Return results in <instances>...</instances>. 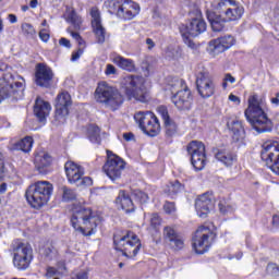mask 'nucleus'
Listing matches in <instances>:
<instances>
[{
    "label": "nucleus",
    "instance_id": "obj_1",
    "mask_svg": "<svg viewBox=\"0 0 279 279\" xmlns=\"http://www.w3.org/2000/svg\"><path fill=\"white\" fill-rule=\"evenodd\" d=\"M265 110H267V102L264 96L255 94L248 97V106L244 111V117L258 134L274 130V123Z\"/></svg>",
    "mask_w": 279,
    "mask_h": 279
},
{
    "label": "nucleus",
    "instance_id": "obj_2",
    "mask_svg": "<svg viewBox=\"0 0 279 279\" xmlns=\"http://www.w3.org/2000/svg\"><path fill=\"white\" fill-rule=\"evenodd\" d=\"M99 221V217L94 216L90 208H86L82 205H76L72 208V228L85 236L95 234V230H97Z\"/></svg>",
    "mask_w": 279,
    "mask_h": 279
},
{
    "label": "nucleus",
    "instance_id": "obj_3",
    "mask_svg": "<svg viewBox=\"0 0 279 279\" xmlns=\"http://www.w3.org/2000/svg\"><path fill=\"white\" fill-rule=\"evenodd\" d=\"M8 69L10 68L7 64L0 63V104L3 99L10 97L19 99V97H22L23 90H25V80L19 76L17 80L20 81H15L14 75Z\"/></svg>",
    "mask_w": 279,
    "mask_h": 279
},
{
    "label": "nucleus",
    "instance_id": "obj_4",
    "mask_svg": "<svg viewBox=\"0 0 279 279\" xmlns=\"http://www.w3.org/2000/svg\"><path fill=\"white\" fill-rule=\"evenodd\" d=\"M53 184L49 181H37L28 186L25 196L32 208H43L51 199Z\"/></svg>",
    "mask_w": 279,
    "mask_h": 279
},
{
    "label": "nucleus",
    "instance_id": "obj_5",
    "mask_svg": "<svg viewBox=\"0 0 279 279\" xmlns=\"http://www.w3.org/2000/svg\"><path fill=\"white\" fill-rule=\"evenodd\" d=\"M122 88L126 98L132 101L147 102V87H145V78L140 75H126L122 81Z\"/></svg>",
    "mask_w": 279,
    "mask_h": 279
},
{
    "label": "nucleus",
    "instance_id": "obj_6",
    "mask_svg": "<svg viewBox=\"0 0 279 279\" xmlns=\"http://www.w3.org/2000/svg\"><path fill=\"white\" fill-rule=\"evenodd\" d=\"M95 99L98 104H104L106 108H110V110H117L123 104V95L106 82L98 84L95 90Z\"/></svg>",
    "mask_w": 279,
    "mask_h": 279
},
{
    "label": "nucleus",
    "instance_id": "obj_7",
    "mask_svg": "<svg viewBox=\"0 0 279 279\" xmlns=\"http://www.w3.org/2000/svg\"><path fill=\"white\" fill-rule=\"evenodd\" d=\"M114 250L122 252L123 256L126 258H134L141 252V240L132 231H128L124 235L113 236Z\"/></svg>",
    "mask_w": 279,
    "mask_h": 279
},
{
    "label": "nucleus",
    "instance_id": "obj_8",
    "mask_svg": "<svg viewBox=\"0 0 279 279\" xmlns=\"http://www.w3.org/2000/svg\"><path fill=\"white\" fill-rule=\"evenodd\" d=\"M169 90L172 95L171 101L179 110H186L191 104V90L182 78H174L169 84Z\"/></svg>",
    "mask_w": 279,
    "mask_h": 279
},
{
    "label": "nucleus",
    "instance_id": "obj_9",
    "mask_svg": "<svg viewBox=\"0 0 279 279\" xmlns=\"http://www.w3.org/2000/svg\"><path fill=\"white\" fill-rule=\"evenodd\" d=\"M215 241V228L213 226H201L193 236V247L196 254H206Z\"/></svg>",
    "mask_w": 279,
    "mask_h": 279
},
{
    "label": "nucleus",
    "instance_id": "obj_10",
    "mask_svg": "<svg viewBox=\"0 0 279 279\" xmlns=\"http://www.w3.org/2000/svg\"><path fill=\"white\" fill-rule=\"evenodd\" d=\"M32 260H34V250L32 245L20 242L13 247V267H15V269L26 271V269H29Z\"/></svg>",
    "mask_w": 279,
    "mask_h": 279
},
{
    "label": "nucleus",
    "instance_id": "obj_11",
    "mask_svg": "<svg viewBox=\"0 0 279 279\" xmlns=\"http://www.w3.org/2000/svg\"><path fill=\"white\" fill-rule=\"evenodd\" d=\"M262 160L269 167L272 173L279 175V142L268 141L263 144Z\"/></svg>",
    "mask_w": 279,
    "mask_h": 279
},
{
    "label": "nucleus",
    "instance_id": "obj_12",
    "mask_svg": "<svg viewBox=\"0 0 279 279\" xmlns=\"http://www.w3.org/2000/svg\"><path fill=\"white\" fill-rule=\"evenodd\" d=\"M68 182L76 186H93V179L84 177V168L73 161L65 162L64 166Z\"/></svg>",
    "mask_w": 279,
    "mask_h": 279
},
{
    "label": "nucleus",
    "instance_id": "obj_13",
    "mask_svg": "<svg viewBox=\"0 0 279 279\" xmlns=\"http://www.w3.org/2000/svg\"><path fill=\"white\" fill-rule=\"evenodd\" d=\"M123 169H125V161L112 151L107 150V161L104 165L106 175L112 181L119 180L123 173Z\"/></svg>",
    "mask_w": 279,
    "mask_h": 279
},
{
    "label": "nucleus",
    "instance_id": "obj_14",
    "mask_svg": "<svg viewBox=\"0 0 279 279\" xmlns=\"http://www.w3.org/2000/svg\"><path fill=\"white\" fill-rule=\"evenodd\" d=\"M196 88L203 99H208L215 95V80L208 71L203 70L196 74Z\"/></svg>",
    "mask_w": 279,
    "mask_h": 279
},
{
    "label": "nucleus",
    "instance_id": "obj_15",
    "mask_svg": "<svg viewBox=\"0 0 279 279\" xmlns=\"http://www.w3.org/2000/svg\"><path fill=\"white\" fill-rule=\"evenodd\" d=\"M204 32H206V22L199 17L193 19L189 25L180 26V33L185 45H191V38H195Z\"/></svg>",
    "mask_w": 279,
    "mask_h": 279
},
{
    "label": "nucleus",
    "instance_id": "obj_16",
    "mask_svg": "<svg viewBox=\"0 0 279 279\" xmlns=\"http://www.w3.org/2000/svg\"><path fill=\"white\" fill-rule=\"evenodd\" d=\"M236 44V39L232 35H225L222 37H218L213 39L208 44V52L210 56H219V53H223V51H228L231 47H234Z\"/></svg>",
    "mask_w": 279,
    "mask_h": 279
},
{
    "label": "nucleus",
    "instance_id": "obj_17",
    "mask_svg": "<svg viewBox=\"0 0 279 279\" xmlns=\"http://www.w3.org/2000/svg\"><path fill=\"white\" fill-rule=\"evenodd\" d=\"M69 106H71V95L66 92L59 94L56 99V121L59 123L66 121V117H69Z\"/></svg>",
    "mask_w": 279,
    "mask_h": 279
},
{
    "label": "nucleus",
    "instance_id": "obj_18",
    "mask_svg": "<svg viewBox=\"0 0 279 279\" xmlns=\"http://www.w3.org/2000/svg\"><path fill=\"white\" fill-rule=\"evenodd\" d=\"M53 82V70L45 63H38L35 71V83L43 88H49Z\"/></svg>",
    "mask_w": 279,
    "mask_h": 279
},
{
    "label": "nucleus",
    "instance_id": "obj_19",
    "mask_svg": "<svg viewBox=\"0 0 279 279\" xmlns=\"http://www.w3.org/2000/svg\"><path fill=\"white\" fill-rule=\"evenodd\" d=\"M214 208L215 202L213 201V195L208 193L198 196V199L195 202V209L201 219H206L208 217V213Z\"/></svg>",
    "mask_w": 279,
    "mask_h": 279
},
{
    "label": "nucleus",
    "instance_id": "obj_20",
    "mask_svg": "<svg viewBox=\"0 0 279 279\" xmlns=\"http://www.w3.org/2000/svg\"><path fill=\"white\" fill-rule=\"evenodd\" d=\"M92 27L98 43H106V28L101 24V15L98 8H93L90 11Z\"/></svg>",
    "mask_w": 279,
    "mask_h": 279
},
{
    "label": "nucleus",
    "instance_id": "obj_21",
    "mask_svg": "<svg viewBox=\"0 0 279 279\" xmlns=\"http://www.w3.org/2000/svg\"><path fill=\"white\" fill-rule=\"evenodd\" d=\"M141 12V7L138 3H135L130 0H124L122 2V7L118 14L119 19H123L124 21H132L134 16H136Z\"/></svg>",
    "mask_w": 279,
    "mask_h": 279
},
{
    "label": "nucleus",
    "instance_id": "obj_22",
    "mask_svg": "<svg viewBox=\"0 0 279 279\" xmlns=\"http://www.w3.org/2000/svg\"><path fill=\"white\" fill-rule=\"evenodd\" d=\"M157 110L163 121L166 136H175V134H178V124H175L174 121L169 117L167 107L161 106L158 107Z\"/></svg>",
    "mask_w": 279,
    "mask_h": 279
},
{
    "label": "nucleus",
    "instance_id": "obj_23",
    "mask_svg": "<svg viewBox=\"0 0 279 279\" xmlns=\"http://www.w3.org/2000/svg\"><path fill=\"white\" fill-rule=\"evenodd\" d=\"M245 14V9L241 3L233 0L232 4L225 11L223 17L226 19L227 23H232L234 21H241Z\"/></svg>",
    "mask_w": 279,
    "mask_h": 279
},
{
    "label": "nucleus",
    "instance_id": "obj_24",
    "mask_svg": "<svg viewBox=\"0 0 279 279\" xmlns=\"http://www.w3.org/2000/svg\"><path fill=\"white\" fill-rule=\"evenodd\" d=\"M49 112H51V104H49V101H45L40 97H37L34 106V114L37 119L43 123L47 120Z\"/></svg>",
    "mask_w": 279,
    "mask_h": 279
},
{
    "label": "nucleus",
    "instance_id": "obj_25",
    "mask_svg": "<svg viewBox=\"0 0 279 279\" xmlns=\"http://www.w3.org/2000/svg\"><path fill=\"white\" fill-rule=\"evenodd\" d=\"M227 128L232 132V140L235 143H243V141H245V129H243L241 121L230 120L227 122Z\"/></svg>",
    "mask_w": 279,
    "mask_h": 279
},
{
    "label": "nucleus",
    "instance_id": "obj_26",
    "mask_svg": "<svg viewBox=\"0 0 279 279\" xmlns=\"http://www.w3.org/2000/svg\"><path fill=\"white\" fill-rule=\"evenodd\" d=\"M116 204L126 213H134V210H136V207L134 206V202L132 201L130 193H128L125 190H121L119 192L116 198Z\"/></svg>",
    "mask_w": 279,
    "mask_h": 279
},
{
    "label": "nucleus",
    "instance_id": "obj_27",
    "mask_svg": "<svg viewBox=\"0 0 279 279\" xmlns=\"http://www.w3.org/2000/svg\"><path fill=\"white\" fill-rule=\"evenodd\" d=\"M207 19L210 23L213 32H223L226 29V24L228 21L226 17L217 14L215 11H207Z\"/></svg>",
    "mask_w": 279,
    "mask_h": 279
},
{
    "label": "nucleus",
    "instance_id": "obj_28",
    "mask_svg": "<svg viewBox=\"0 0 279 279\" xmlns=\"http://www.w3.org/2000/svg\"><path fill=\"white\" fill-rule=\"evenodd\" d=\"M215 158L216 160L225 165V167H232V165H234V162L236 161V155L226 148L218 149L215 153Z\"/></svg>",
    "mask_w": 279,
    "mask_h": 279
},
{
    "label": "nucleus",
    "instance_id": "obj_29",
    "mask_svg": "<svg viewBox=\"0 0 279 279\" xmlns=\"http://www.w3.org/2000/svg\"><path fill=\"white\" fill-rule=\"evenodd\" d=\"M51 165V157L46 151H39L35 156V167L41 174L47 173V168Z\"/></svg>",
    "mask_w": 279,
    "mask_h": 279
},
{
    "label": "nucleus",
    "instance_id": "obj_30",
    "mask_svg": "<svg viewBox=\"0 0 279 279\" xmlns=\"http://www.w3.org/2000/svg\"><path fill=\"white\" fill-rule=\"evenodd\" d=\"M112 62L123 71H128L129 73H136V63H134V60L132 59H126L122 56H116Z\"/></svg>",
    "mask_w": 279,
    "mask_h": 279
},
{
    "label": "nucleus",
    "instance_id": "obj_31",
    "mask_svg": "<svg viewBox=\"0 0 279 279\" xmlns=\"http://www.w3.org/2000/svg\"><path fill=\"white\" fill-rule=\"evenodd\" d=\"M154 117V112L151 111H140L134 116V120L138 123L141 130L145 132L147 124L151 123L150 119Z\"/></svg>",
    "mask_w": 279,
    "mask_h": 279
},
{
    "label": "nucleus",
    "instance_id": "obj_32",
    "mask_svg": "<svg viewBox=\"0 0 279 279\" xmlns=\"http://www.w3.org/2000/svg\"><path fill=\"white\" fill-rule=\"evenodd\" d=\"M144 134H147L148 136H158V134H160V121H158L156 114H153L150 123L146 124Z\"/></svg>",
    "mask_w": 279,
    "mask_h": 279
},
{
    "label": "nucleus",
    "instance_id": "obj_33",
    "mask_svg": "<svg viewBox=\"0 0 279 279\" xmlns=\"http://www.w3.org/2000/svg\"><path fill=\"white\" fill-rule=\"evenodd\" d=\"M187 153L191 156H199L202 154H206V146H204V143L202 142L192 141L187 145Z\"/></svg>",
    "mask_w": 279,
    "mask_h": 279
},
{
    "label": "nucleus",
    "instance_id": "obj_34",
    "mask_svg": "<svg viewBox=\"0 0 279 279\" xmlns=\"http://www.w3.org/2000/svg\"><path fill=\"white\" fill-rule=\"evenodd\" d=\"M65 16H66L68 23H71L73 29H80V27L82 25V17L80 15H77L75 10L68 9Z\"/></svg>",
    "mask_w": 279,
    "mask_h": 279
},
{
    "label": "nucleus",
    "instance_id": "obj_35",
    "mask_svg": "<svg viewBox=\"0 0 279 279\" xmlns=\"http://www.w3.org/2000/svg\"><path fill=\"white\" fill-rule=\"evenodd\" d=\"M123 1L124 0H107L105 1V8L108 10L109 14H116V16H119Z\"/></svg>",
    "mask_w": 279,
    "mask_h": 279
},
{
    "label": "nucleus",
    "instance_id": "obj_36",
    "mask_svg": "<svg viewBox=\"0 0 279 279\" xmlns=\"http://www.w3.org/2000/svg\"><path fill=\"white\" fill-rule=\"evenodd\" d=\"M191 162L196 171H202L206 167V153L191 156Z\"/></svg>",
    "mask_w": 279,
    "mask_h": 279
},
{
    "label": "nucleus",
    "instance_id": "obj_37",
    "mask_svg": "<svg viewBox=\"0 0 279 279\" xmlns=\"http://www.w3.org/2000/svg\"><path fill=\"white\" fill-rule=\"evenodd\" d=\"M60 193L62 202H75V199H77V194L75 191L71 190V187L61 186Z\"/></svg>",
    "mask_w": 279,
    "mask_h": 279
},
{
    "label": "nucleus",
    "instance_id": "obj_38",
    "mask_svg": "<svg viewBox=\"0 0 279 279\" xmlns=\"http://www.w3.org/2000/svg\"><path fill=\"white\" fill-rule=\"evenodd\" d=\"M34 145V140L32 137H25L15 144V149H20L21 151L27 153L32 151V147Z\"/></svg>",
    "mask_w": 279,
    "mask_h": 279
},
{
    "label": "nucleus",
    "instance_id": "obj_39",
    "mask_svg": "<svg viewBox=\"0 0 279 279\" xmlns=\"http://www.w3.org/2000/svg\"><path fill=\"white\" fill-rule=\"evenodd\" d=\"M166 243L171 250H174L175 252H178L180 250H183L184 247V238H182V235L179 234Z\"/></svg>",
    "mask_w": 279,
    "mask_h": 279
},
{
    "label": "nucleus",
    "instance_id": "obj_40",
    "mask_svg": "<svg viewBox=\"0 0 279 279\" xmlns=\"http://www.w3.org/2000/svg\"><path fill=\"white\" fill-rule=\"evenodd\" d=\"M101 130L99 129V126L92 124L88 126L87 129V134L89 136V141H92V143H99V141H101L99 134H100Z\"/></svg>",
    "mask_w": 279,
    "mask_h": 279
},
{
    "label": "nucleus",
    "instance_id": "obj_41",
    "mask_svg": "<svg viewBox=\"0 0 279 279\" xmlns=\"http://www.w3.org/2000/svg\"><path fill=\"white\" fill-rule=\"evenodd\" d=\"M178 235H180V233H178V231H175L173 227L167 226L163 228V240L166 241V243H168V241H171V239H175Z\"/></svg>",
    "mask_w": 279,
    "mask_h": 279
},
{
    "label": "nucleus",
    "instance_id": "obj_42",
    "mask_svg": "<svg viewBox=\"0 0 279 279\" xmlns=\"http://www.w3.org/2000/svg\"><path fill=\"white\" fill-rule=\"evenodd\" d=\"M132 196L136 202H140V204H147V202H149V196L141 190H134Z\"/></svg>",
    "mask_w": 279,
    "mask_h": 279
},
{
    "label": "nucleus",
    "instance_id": "obj_43",
    "mask_svg": "<svg viewBox=\"0 0 279 279\" xmlns=\"http://www.w3.org/2000/svg\"><path fill=\"white\" fill-rule=\"evenodd\" d=\"M68 32L69 34H71L72 38L76 40L78 49H82V51H84V49H86V41L83 40L82 36H80V33H75L72 27H69Z\"/></svg>",
    "mask_w": 279,
    "mask_h": 279
},
{
    "label": "nucleus",
    "instance_id": "obj_44",
    "mask_svg": "<svg viewBox=\"0 0 279 279\" xmlns=\"http://www.w3.org/2000/svg\"><path fill=\"white\" fill-rule=\"evenodd\" d=\"M21 29L24 36H26L27 38H33V36H36V29L29 23H23L21 25Z\"/></svg>",
    "mask_w": 279,
    "mask_h": 279
},
{
    "label": "nucleus",
    "instance_id": "obj_45",
    "mask_svg": "<svg viewBox=\"0 0 279 279\" xmlns=\"http://www.w3.org/2000/svg\"><path fill=\"white\" fill-rule=\"evenodd\" d=\"M163 211L166 213V215H170L171 217H175V213H178V207H175L174 202L167 201L163 204Z\"/></svg>",
    "mask_w": 279,
    "mask_h": 279
},
{
    "label": "nucleus",
    "instance_id": "obj_46",
    "mask_svg": "<svg viewBox=\"0 0 279 279\" xmlns=\"http://www.w3.org/2000/svg\"><path fill=\"white\" fill-rule=\"evenodd\" d=\"M233 2L234 0H219L217 4L214 7V10H216V12L228 10L233 4Z\"/></svg>",
    "mask_w": 279,
    "mask_h": 279
},
{
    "label": "nucleus",
    "instance_id": "obj_47",
    "mask_svg": "<svg viewBox=\"0 0 279 279\" xmlns=\"http://www.w3.org/2000/svg\"><path fill=\"white\" fill-rule=\"evenodd\" d=\"M182 184L180 183V181H174L171 182L168 185V195H175L177 193H180V191H182Z\"/></svg>",
    "mask_w": 279,
    "mask_h": 279
},
{
    "label": "nucleus",
    "instance_id": "obj_48",
    "mask_svg": "<svg viewBox=\"0 0 279 279\" xmlns=\"http://www.w3.org/2000/svg\"><path fill=\"white\" fill-rule=\"evenodd\" d=\"M266 271L268 276H271L272 278H277L279 276V266L274 263H269L266 267Z\"/></svg>",
    "mask_w": 279,
    "mask_h": 279
},
{
    "label": "nucleus",
    "instance_id": "obj_49",
    "mask_svg": "<svg viewBox=\"0 0 279 279\" xmlns=\"http://www.w3.org/2000/svg\"><path fill=\"white\" fill-rule=\"evenodd\" d=\"M160 223H162V220L160 219V216L158 214H151L150 215V226L155 230L160 227Z\"/></svg>",
    "mask_w": 279,
    "mask_h": 279
},
{
    "label": "nucleus",
    "instance_id": "obj_50",
    "mask_svg": "<svg viewBox=\"0 0 279 279\" xmlns=\"http://www.w3.org/2000/svg\"><path fill=\"white\" fill-rule=\"evenodd\" d=\"M43 254L46 258H53V256H56V248H53L51 245H47L43 250Z\"/></svg>",
    "mask_w": 279,
    "mask_h": 279
},
{
    "label": "nucleus",
    "instance_id": "obj_51",
    "mask_svg": "<svg viewBox=\"0 0 279 279\" xmlns=\"http://www.w3.org/2000/svg\"><path fill=\"white\" fill-rule=\"evenodd\" d=\"M228 82H229V84H234V82H236V78H234V76H232V74L228 73L225 75V78H223V83H222L223 88L228 87Z\"/></svg>",
    "mask_w": 279,
    "mask_h": 279
},
{
    "label": "nucleus",
    "instance_id": "obj_52",
    "mask_svg": "<svg viewBox=\"0 0 279 279\" xmlns=\"http://www.w3.org/2000/svg\"><path fill=\"white\" fill-rule=\"evenodd\" d=\"M5 163L3 162V154L0 153V180L5 175Z\"/></svg>",
    "mask_w": 279,
    "mask_h": 279
},
{
    "label": "nucleus",
    "instance_id": "obj_53",
    "mask_svg": "<svg viewBox=\"0 0 279 279\" xmlns=\"http://www.w3.org/2000/svg\"><path fill=\"white\" fill-rule=\"evenodd\" d=\"M105 73L106 75H117V68L112 64H107Z\"/></svg>",
    "mask_w": 279,
    "mask_h": 279
},
{
    "label": "nucleus",
    "instance_id": "obj_54",
    "mask_svg": "<svg viewBox=\"0 0 279 279\" xmlns=\"http://www.w3.org/2000/svg\"><path fill=\"white\" fill-rule=\"evenodd\" d=\"M39 38L40 40H43V43H49V38H50L49 33H47V31L45 29H41L39 32Z\"/></svg>",
    "mask_w": 279,
    "mask_h": 279
},
{
    "label": "nucleus",
    "instance_id": "obj_55",
    "mask_svg": "<svg viewBox=\"0 0 279 279\" xmlns=\"http://www.w3.org/2000/svg\"><path fill=\"white\" fill-rule=\"evenodd\" d=\"M229 101H232L235 106H241V98L234 94L229 95Z\"/></svg>",
    "mask_w": 279,
    "mask_h": 279
},
{
    "label": "nucleus",
    "instance_id": "obj_56",
    "mask_svg": "<svg viewBox=\"0 0 279 279\" xmlns=\"http://www.w3.org/2000/svg\"><path fill=\"white\" fill-rule=\"evenodd\" d=\"M82 53H84V50H82V49H77L76 52H73L72 58H71L72 62L80 60V58L82 57Z\"/></svg>",
    "mask_w": 279,
    "mask_h": 279
},
{
    "label": "nucleus",
    "instance_id": "obj_57",
    "mask_svg": "<svg viewBox=\"0 0 279 279\" xmlns=\"http://www.w3.org/2000/svg\"><path fill=\"white\" fill-rule=\"evenodd\" d=\"M75 279H88V271L81 270L76 274Z\"/></svg>",
    "mask_w": 279,
    "mask_h": 279
},
{
    "label": "nucleus",
    "instance_id": "obj_58",
    "mask_svg": "<svg viewBox=\"0 0 279 279\" xmlns=\"http://www.w3.org/2000/svg\"><path fill=\"white\" fill-rule=\"evenodd\" d=\"M59 45H61L62 47H66L68 49H71V41L66 38H61L59 40Z\"/></svg>",
    "mask_w": 279,
    "mask_h": 279
},
{
    "label": "nucleus",
    "instance_id": "obj_59",
    "mask_svg": "<svg viewBox=\"0 0 279 279\" xmlns=\"http://www.w3.org/2000/svg\"><path fill=\"white\" fill-rule=\"evenodd\" d=\"M8 21H9L12 25H14V23H19V17H16L15 14L10 13V14L8 15Z\"/></svg>",
    "mask_w": 279,
    "mask_h": 279
},
{
    "label": "nucleus",
    "instance_id": "obj_60",
    "mask_svg": "<svg viewBox=\"0 0 279 279\" xmlns=\"http://www.w3.org/2000/svg\"><path fill=\"white\" fill-rule=\"evenodd\" d=\"M270 104H272V106H276V108H278V106H279V93L276 94V97H272L270 99Z\"/></svg>",
    "mask_w": 279,
    "mask_h": 279
},
{
    "label": "nucleus",
    "instance_id": "obj_61",
    "mask_svg": "<svg viewBox=\"0 0 279 279\" xmlns=\"http://www.w3.org/2000/svg\"><path fill=\"white\" fill-rule=\"evenodd\" d=\"M146 45L149 50H151V49H154V47H156V43H154V39H151V38L146 39Z\"/></svg>",
    "mask_w": 279,
    "mask_h": 279
},
{
    "label": "nucleus",
    "instance_id": "obj_62",
    "mask_svg": "<svg viewBox=\"0 0 279 279\" xmlns=\"http://www.w3.org/2000/svg\"><path fill=\"white\" fill-rule=\"evenodd\" d=\"M123 138H124V141H128V142L134 141V134H132V133H124L123 134Z\"/></svg>",
    "mask_w": 279,
    "mask_h": 279
},
{
    "label": "nucleus",
    "instance_id": "obj_63",
    "mask_svg": "<svg viewBox=\"0 0 279 279\" xmlns=\"http://www.w3.org/2000/svg\"><path fill=\"white\" fill-rule=\"evenodd\" d=\"M272 226H275V228H278V226H279V216L278 215L272 216Z\"/></svg>",
    "mask_w": 279,
    "mask_h": 279
},
{
    "label": "nucleus",
    "instance_id": "obj_64",
    "mask_svg": "<svg viewBox=\"0 0 279 279\" xmlns=\"http://www.w3.org/2000/svg\"><path fill=\"white\" fill-rule=\"evenodd\" d=\"M8 191V184L2 183L0 184V193H5Z\"/></svg>",
    "mask_w": 279,
    "mask_h": 279
}]
</instances>
